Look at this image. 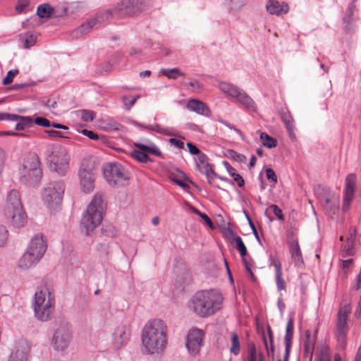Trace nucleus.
Returning <instances> with one entry per match:
<instances>
[{
  "label": "nucleus",
  "instance_id": "obj_1",
  "mask_svg": "<svg viewBox=\"0 0 361 361\" xmlns=\"http://www.w3.org/2000/svg\"><path fill=\"white\" fill-rule=\"evenodd\" d=\"M141 350L144 355H162L168 344L167 326L160 319L149 321L141 334Z\"/></svg>",
  "mask_w": 361,
  "mask_h": 361
},
{
  "label": "nucleus",
  "instance_id": "obj_2",
  "mask_svg": "<svg viewBox=\"0 0 361 361\" xmlns=\"http://www.w3.org/2000/svg\"><path fill=\"white\" fill-rule=\"evenodd\" d=\"M223 296L214 289L197 291L188 303L189 308L200 317H209L222 307Z\"/></svg>",
  "mask_w": 361,
  "mask_h": 361
},
{
  "label": "nucleus",
  "instance_id": "obj_3",
  "mask_svg": "<svg viewBox=\"0 0 361 361\" xmlns=\"http://www.w3.org/2000/svg\"><path fill=\"white\" fill-rule=\"evenodd\" d=\"M4 215L14 227H22L26 224L27 216L18 190H11L8 193L4 205Z\"/></svg>",
  "mask_w": 361,
  "mask_h": 361
},
{
  "label": "nucleus",
  "instance_id": "obj_4",
  "mask_svg": "<svg viewBox=\"0 0 361 361\" xmlns=\"http://www.w3.org/2000/svg\"><path fill=\"white\" fill-rule=\"evenodd\" d=\"M106 208V204L100 195H95L87 206L86 212L81 219V230L85 233H89L100 224L103 218V214Z\"/></svg>",
  "mask_w": 361,
  "mask_h": 361
},
{
  "label": "nucleus",
  "instance_id": "obj_5",
  "mask_svg": "<svg viewBox=\"0 0 361 361\" xmlns=\"http://www.w3.org/2000/svg\"><path fill=\"white\" fill-rule=\"evenodd\" d=\"M66 184L63 180L47 183L41 193L44 204L51 211L59 209L63 202Z\"/></svg>",
  "mask_w": 361,
  "mask_h": 361
},
{
  "label": "nucleus",
  "instance_id": "obj_6",
  "mask_svg": "<svg viewBox=\"0 0 361 361\" xmlns=\"http://www.w3.org/2000/svg\"><path fill=\"white\" fill-rule=\"evenodd\" d=\"M33 307L37 319L47 322L51 319L54 312V299L47 288L37 291L34 296Z\"/></svg>",
  "mask_w": 361,
  "mask_h": 361
},
{
  "label": "nucleus",
  "instance_id": "obj_7",
  "mask_svg": "<svg viewBox=\"0 0 361 361\" xmlns=\"http://www.w3.org/2000/svg\"><path fill=\"white\" fill-rule=\"evenodd\" d=\"M47 160L51 170L65 175L68 169L69 158L66 149L60 145H50L45 150Z\"/></svg>",
  "mask_w": 361,
  "mask_h": 361
},
{
  "label": "nucleus",
  "instance_id": "obj_8",
  "mask_svg": "<svg viewBox=\"0 0 361 361\" xmlns=\"http://www.w3.org/2000/svg\"><path fill=\"white\" fill-rule=\"evenodd\" d=\"M104 178L111 187L121 188L128 185L130 173L128 170L119 162L106 164L103 168Z\"/></svg>",
  "mask_w": 361,
  "mask_h": 361
},
{
  "label": "nucleus",
  "instance_id": "obj_9",
  "mask_svg": "<svg viewBox=\"0 0 361 361\" xmlns=\"http://www.w3.org/2000/svg\"><path fill=\"white\" fill-rule=\"evenodd\" d=\"M219 87L222 92L235 99L247 111H256L255 102L243 90L225 82H220Z\"/></svg>",
  "mask_w": 361,
  "mask_h": 361
},
{
  "label": "nucleus",
  "instance_id": "obj_10",
  "mask_svg": "<svg viewBox=\"0 0 361 361\" xmlns=\"http://www.w3.org/2000/svg\"><path fill=\"white\" fill-rule=\"evenodd\" d=\"M134 145L137 149H133L130 152V157L140 163L152 162L153 160L147 154L150 153L158 157H162V153L160 149L152 142L149 145H145L140 142H135Z\"/></svg>",
  "mask_w": 361,
  "mask_h": 361
},
{
  "label": "nucleus",
  "instance_id": "obj_11",
  "mask_svg": "<svg viewBox=\"0 0 361 361\" xmlns=\"http://www.w3.org/2000/svg\"><path fill=\"white\" fill-rule=\"evenodd\" d=\"M142 0H121L114 8V12L119 17L130 16L144 9Z\"/></svg>",
  "mask_w": 361,
  "mask_h": 361
},
{
  "label": "nucleus",
  "instance_id": "obj_12",
  "mask_svg": "<svg viewBox=\"0 0 361 361\" xmlns=\"http://www.w3.org/2000/svg\"><path fill=\"white\" fill-rule=\"evenodd\" d=\"M71 341V334L68 326L66 324H60L55 330L51 345L58 351H63L68 348Z\"/></svg>",
  "mask_w": 361,
  "mask_h": 361
},
{
  "label": "nucleus",
  "instance_id": "obj_13",
  "mask_svg": "<svg viewBox=\"0 0 361 361\" xmlns=\"http://www.w3.org/2000/svg\"><path fill=\"white\" fill-rule=\"evenodd\" d=\"M78 176L82 190L87 193L92 192L94 188V174L92 169L85 161L80 166Z\"/></svg>",
  "mask_w": 361,
  "mask_h": 361
},
{
  "label": "nucleus",
  "instance_id": "obj_14",
  "mask_svg": "<svg viewBox=\"0 0 361 361\" xmlns=\"http://www.w3.org/2000/svg\"><path fill=\"white\" fill-rule=\"evenodd\" d=\"M204 331L199 329H191L187 336L186 348L190 355H197L203 344Z\"/></svg>",
  "mask_w": 361,
  "mask_h": 361
},
{
  "label": "nucleus",
  "instance_id": "obj_15",
  "mask_svg": "<svg viewBox=\"0 0 361 361\" xmlns=\"http://www.w3.org/2000/svg\"><path fill=\"white\" fill-rule=\"evenodd\" d=\"M130 336V329L127 324H119L111 335L112 345L115 350L120 349L126 345Z\"/></svg>",
  "mask_w": 361,
  "mask_h": 361
},
{
  "label": "nucleus",
  "instance_id": "obj_16",
  "mask_svg": "<svg viewBox=\"0 0 361 361\" xmlns=\"http://www.w3.org/2000/svg\"><path fill=\"white\" fill-rule=\"evenodd\" d=\"M356 176L354 173L348 174L345 178V184L343 195V210L347 212L354 197Z\"/></svg>",
  "mask_w": 361,
  "mask_h": 361
},
{
  "label": "nucleus",
  "instance_id": "obj_17",
  "mask_svg": "<svg viewBox=\"0 0 361 361\" xmlns=\"http://www.w3.org/2000/svg\"><path fill=\"white\" fill-rule=\"evenodd\" d=\"M30 350V344L27 341L19 340L11 353L8 361H28Z\"/></svg>",
  "mask_w": 361,
  "mask_h": 361
},
{
  "label": "nucleus",
  "instance_id": "obj_18",
  "mask_svg": "<svg viewBox=\"0 0 361 361\" xmlns=\"http://www.w3.org/2000/svg\"><path fill=\"white\" fill-rule=\"evenodd\" d=\"M47 248V243L43 235L37 234L31 239L27 245V250L42 258L46 252Z\"/></svg>",
  "mask_w": 361,
  "mask_h": 361
},
{
  "label": "nucleus",
  "instance_id": "obj_19",
  "mask_svg": "<svg viewBox=\"0 0 361 361\" xmlns=\"http://www.w3.org/2000/svg\"><path fill=\"white\" fill-rule=\"evenodd\" d=\"M1 121H17L16 125V130H24L33 126V119L30 116H22L17 114L8 113H1Z\"/></svg>",
  "mask_w": 361,
  "mask_h": 361
},
{
  "label": "nucleus",
  "instance_id": "obj_20",
  "mask_svg": "<svg viewBox=\"0 0 361 361\" xmlns=\"http://www.w3.org/2000/svg\"><path fill=\"white\" fill-rule=\"evenodd\" d=\"M20 170H29L34 171V173H37L39 174L40 172H42V169L40 167V161L39 158L36 153L30 152L24 158L22 167Z\"/></svg>",
  "mask_w": 361,
  "mask_h": 361
},
{
  "label": "nucleus",
  "instance_id": "obj_21",
  "mask_svg": "<svg viewBox=\"0 0 361 361\" xmlns=\"http://www.w3.org/2000/svg\"><path fill=\"white\" fill-rule=\"evenodd\" d=\"M41 259V257L38 255L37 256L33 252H30L26 250V252L19 259L18 267L21 269H29L36 266Z\"/></svg>",
  "mask_w": 361,
  "mask_h": 361
},
{
  "label": "nucleus",
  "instance_id": "obj_22",
  "mask_svg": "<svg viewBox=\"0 0 361 361\" xmlns=\"http://www.w3.org/2000/svg\"><path fill=\"white\" fill-rule=\"evenodd\" d=\"M42 176V172L37 174L32 170H20V181L27 185L35 186L40 181Z\"/></svg>",
  "mask_w": 361,
  "mask_h": 361
},
{
  "label": "nucleus",
  "instance_id": "obj_23",
  "mask_svg": "<svg viewBox=\"0 0 361 361\" xmlns=\"http://www.w3.org/2000/svg\"><path fill=\"white\" fill-rule=\"evenodd\" d=\"M186 108L190 111L196 112L197 114L207 117H209L211 116V111L207 105L203 102L196 99H190L186 104Z\"/></svg>",
  "mask_w": 361,
  "mask_h": 361
},
{
  "label": "nucleus",
  "instance_id": "obj_24",
  "mask_svg": "<svg viewBox=\"0 0 361 361\" xmlns=\"http://www.w3.org/2000/svg\"><path fill=\"white\" fill-rule=\"evenodd\" d=\"M279 115L286 126L290 138L292 140H295L296 137L294 133V120L290 112L287 109H282L279 111Z\"/></svg>",
  "mask_w": 361,
  "mask_h": 361
},
{
  "label": "nucleus",
  "instance_id": "obj_25",
  "mask_svg": "<svg viewBox=\"0 0 361 361\" xmlns=\"http://www.w3.org/2000/svg\"><path fill=\"white\" fill-rule=\"evenodd\" d=\"M267 11L271 15H280L281 13H286L288 11L287 4L276 0H269L266 6Z\"/></svg>",
  "mask_w": 361,
  "mask_h": 361
},
{
  "label": "nucleus",
  "instance_id": "obj_26",
  "mask_svg": "<svg viewBox=\"0 0 361 361\" xmlns=\"http://www.w3.org/2000/svg\"><path fill=\"white\" fill-rule=\"evenodd\" d=\"M294 319L291 315L289 317L286 324V334L284 337L285 351L290 352L291 343L293 337Z\"/></svg>",
  "mask_w": 361,
  "mask_h": 361
},
{
  "label": "nucleus",
  "instance_id": "obj_27",
  "mask_svg": "<svg viewBox=\"0 0 361 361\" xmlns=\"http://www.w3.org/2000/svg\"><path fill=\"white\" fill-rule=\"evenodd\" d=\"M350 307L347 305L340 308L338 312L336 323L337 331H345L348 314L350 312Z\"/></svg>",
  "mask_w": 361,
  "mask_h": 361
},
{
  "label": "nucleus",
  "instance_id": "obj_28",
  "mask_svg": "<svg viewBox=\"0 0 361 361\" xmlns=\"http://www.w3.org/2000/svg\"><path fill=\"white\" fill-rule=\"evenodd\" d=\"M289 250L291 255V257L296 265L302 264V252L298 244V240H293L289 242Z\"/></svg>",
  "mask_w": 361,
  "mask_h": 361
},
{
  "label": "nucleus",
  "instance_id": "obj_29",
  "mask_svg": "<svg viewBox=\"0 0 361 361\" xmlns=\"http://www.w3.org/2000/svg\"><path fill=\"white\" fill-rule=\"evenodd\" d=\"M228 231L230 234L231 243L235 244V247L238 250L241 257L243 259H245V256L247 254V252L242 238L240 236L235 235L231 229L228 228Z\"/></svg>",
  "mask_w": 361,
  "mask_h": 361
},
{
  "label": "nucleus",
  "instance_id": "obj_30",
  "mask_svg": "<svg viewBox=\"0 0 361 361\" xmlns=\"http://www.w3.org/2000/svg\"><path fill=\"white\" fill-rule=\"evenodd\" d=\"M97 20L95 18H90L82 24L78 29L73 31V36L78 37L80 35L90 32L92 28L97 24Z\"/></svg>",
  "mask_w": 361,
  "mask_h": 361
},
{
  "label": "nucleus",
  "instance_id": "obj_31",
  "mask_svg": "<svg viewBox=\"0 0 361 361\" xmlns=\"http://www.w3.org/2000/svg\"><path fill=\"white\" fill-rule=\"evenodd\" d=\"M133 123L140 128H144L147 130H150L154 131L156 133L166 135H174L175 134L172 132V130L169 128H163L159 124H156L154 126H144L137 121H134Z\"/></svg>",
  "mask_w": 361,
  "mask_h": 361
},
{
  "label": "nucleus",
  "instance_id": "obj_32",
  "mask_svg": "<svg viewBox=\"0 0 361 361\" xmlns=\"http://www.w3.org/2000/svg\"><path fill=\"white\" fill-rule=\"evenodd\" d=\"M315 341V336H312L310 331L306 330L305 339L304 342V348L306 353L312 354L314 349Z\"/></svg>",
  "mask_w": 361,
  "mask_h": 361
},
{
  "label": "nucleus",
  "instance_id": "obj_33",
  "mask_svg": "<svg viewBox=\"0 0 361 361\" xmlns=\"http://www.w3.org/2000/svg\"><path fill=\"white\" fill-rule=\"evenodd\" d=\"M208 157L205 154H202L198 156L196 161V168L201 173H204L207 169H212V165L208 162Z\"/></svg>",
  "mask_w": 361,
  "mask_h": 361
},
{
  "label": "nucleus",
  "instance_id": "obj_34",
  "mask_svg": "<svg viewBox=\"0 0 361 361\" xmlns=\"http://www.w3.org/2000/svg\"><path fill=\"white\" fill-rule=\"evenodd\" d=\"M231 348L230 353L234 355H239L240 352V343L239 336L235 332H231Z\"/></svg>",
  "mask_w": 361,
  "mask_h": 361
},
{
  "label": "nucleus",
  "instance_id": "obj_35",
  "mask_svg": "<svg viewBox=\"0 0 361 361\" xmlns=\"http://www.w3.org/2000/svg\"><path fill=\"white\" fill-rule=\"evenodd\" d=\"M320 202L325 209L327 210H331L333 207H336L338 198H336L334 195L329 194L322 197L320 198Z\"/></svg>",
  "mask_w": 361,
  "mask_h": 361
},
{
  "label": "nucleus",
  "instance_id": "obj_36",
  "mask_svg": "<svg viewBox=\"0 0 361 361\" xmlns=\"http://www.w3.org/2000/svg\"><path fill=\"white\" fill-rule=\"evenodd\" d=\"M19 39L23 43V47L25 49L33 46L37 42V37L31 32H26L19 35Z\"/></svg>",
  "mask_w": 361,
  "mask_h": 361
},
{
  "label": "nucleus",
  "instance_id": "obj_37",
  "mask_svg": "<svg viewBox=\"0 0 361 361\" xmlns=\"http://www.w3.org/2000/svg\"><path fill=\"white\" fill-rule=\"evenodd\" d=\"M54 8L49 4H43L38 6L37 9V15L41 18H49L52 16Z\"/></svg>",
  "mask_w": 361,
  "mask_h": 361
},
{
  "label": "nucleus",
  "instance_id": "obj_38",
  "mask_svg": "<svg viewBox=\"0 0 361 361\" xmlns=\"http://www.w3.org/2000/svg\"><path fill=\"white\" fill-rule=\"evenodd\" d=\"M75 114L77 117L80 118V119L85 122L92 121L96 116V113L94 111L87 109L76 111Z\"/></svg>",
  "mask_w": 361,
  "mask_h": 361
},
{
  "label": "nucleus",
  "instance_id": "obj_39",
  "mask_svg": "<svg viewBox=\"0 0 361 361\" xmlns=\"http://www.w3.org/2000/svg\"><path fill=\"white\" fill-rule=\"evenodd\" d=\"M350 235L348 237L347 243L343 247V251L345 252L346 255H353V241L355 236V229H350Z\"/></svg>",
  "mask_w": 361,
  "mask_h": 361
},
{
  "label": "nucleus",
  "instance_id": "obj_40",
  "mask_svg": "<svg viewBox=\"0 0 361 361\" xmlns=\"http://www.w3.org/2000/svg\"><path fill=\"white\" fill-rule=\"evenodd\" d=\"M260 140L263 145L267 148L271 149L276 147L277 141L276 139L269 135L266 133H261Z\"/></svg>",
  "mask_w": 361,
  "mask_h": 361
},
{
  "label": "nucleus",
  "instance_id": "obj_41",
  "mask_svg": "<svg viewBox=\"0 0 361 361\" xmlns=\"http://www.w3.org/2000/svg\"><path fill=\"white\" fill-rule=\"evenodd\" d=\"M161 73L168 78L173 80L177 79L178 76L185 75V73L180 72L179 69L177 68H173L171 69L163 68L161 70Z\"/></svg>",
  "mask_w": 361,
  "mask_h": 361
},
{
  "label": "nucleus",
  "instance_id": "obj_42",
  "mask_svg": "<svg viewBox=\"0 0 361 361\" xmlns=\"http://www.w3.org/2000/svg\"><path fill=\"white\" fill-rule=\"evenodd\" d=\"M355 8L354 3L352 2L348 6V8L346 9L345 14L343 18V20L345 23L347 25H350L352 16L353 15V9Z\"/></svg>",
  "mask_w": 361,
  "mask_h": 361
},
{
  "label": "nucleus",
  "instance_id": "obj_43",
  "mask_svg": "<svg viewBox=\"0 0 361 361\" xmlns=\"http://www.w3.org/2000/svg\"><path fill=\"white\" fill-rule=\"evenodd\" d=\"M18 73V69H13L8 71L6 76L3 79L2 83L4 85L11 84L13 78Z\"/></svg>",
  "mask_w": 361,
  "mask_h": 361
},
{
  "label": "nucleus",
  "instance_id": "obj_44",
  "mask_svg": "<svg viewBox=\"0 0 361 361\" xmlns=\"http://www.w3.org/2000/svg\"><path fill=\"white\" fill-rule=\"evenodd\" d=\"M276 275V283L277 286V290L281 291L286 289V284L285 281L282 277V271L275 273Z\"/></svg>",
  "mask_w": 361,
  "mask_h": 361
},
{
  "label": "nucleus",
  "instance_id": "obj_45",
  "mask_svg": "<svg viewBox=\"0 0 361 361\" xmlns=\"http://www.w3.org/2000/svg\"><path fill=\"white\" fill-rule=\"evenodd\" d=\"M247 361H259V355H257L256 348L253 344L248 348Z\"/></svg>",
  "mask_w": 361,
  "mask_h": 361
},
{
  "label": "nucleus",
  "instance_id": "obj_46",
  "mask_svg": "<svg viewBox=\"0 0 361 361\" xmlns=\"http://www.w3.org/2000/svg\"><path fill=\"white\" fill-rule=\"evenodd\" d=\"M112 11L110 9L106 10L102 13H99L97 15L95 19L98 22L108 20L111 18Z\"/></svg>",
  "mask_w": 361,
  "mask_h": 361
},
{
  "label": "nucleus",
  "instance_id": "obj_47",
  "mask_svg": "<svg viewBox=\"0 0 361 361\" xmlns=\"http://www.w3.org/2000/svg\"><path fill=\"white\" fill-rule=\"evenodd\" d=\"M269 262H270V265L273 266L274 267L275 273L282 271H281V264L279 259L276 257H274L272 255H270Z\"/></svg>",
  "mask_w": 361,
  "mask_h": 361
},
{
  "label": "nucleus",
  "instance_id": "obj_48",
  "mask_svg": "<svg viewBox=\"0 0 361 361\" xmlns=\"http://www.w3.org/2000/svg\"><path fill=\"white\" fill-rule=\"evenodd\" d=\"M229 1L230 8L232 10L238 9L245 6L247 0H228Z\"/></svg>",
  "mask_w": 361,
  "mask_h": 361
},
{
  "label": "nucleus",
  "instance_id": "obj_49",
  "mask_svg": "<svg viewBox=\"0 0 361 361\" xmlns=\"http://www.w3.org/2000/svg\"><path fill=\"white\" fill-rule=\"evenodd\" d=\"M188 85L192 88V91L196 93L200 92L203 87L202 84L195 79H191Z\"/></svg>",
  "mask_w": 361,
  "mask_h": 361
},
{
  "label": "nucleus",
  "instance_id": "obj_50",
  "mask_svg": "<svg viewBox=\"0 0 361 361\" xmlns=\"http://www.w3.org/2000/svg\"><path fill=\"white\" fill-rule=\"evenodd\" d=\"M140 96L137 95L135 97H131L128 96H123V101L124 102V104L127 109H130L133 105L135 103L137 98H138Z\"/></svg>",
  "mask_w": 361,
  "mask_h": 361
},
{
  "label": "nucleus",
  "instance_id": "obj_51",
  "mask_svg": "<svg viewBox=\"0 0 361 361\" xmlns=\"http://www.w3.org/2000/svg\"><path fill=\"white\" fill-rule=\"evenodd\" d=\"M8 231L6 227L0 224V246H3L7 241Z\"/></svg>",
  "mask_w": 361,
  "mask_h": 361
},
{
  "label": "nucleus",
  "instance_id": "obj_52",
  "mask_svg": "<svg viewBox=\"0 0 361 361\" xmlns=\"http://www.w3.org/2000/svg\"><path fill=\"white\" fill-rule=\"evenodd\" d=\"M33 123L46 128L51 126V122L48 119L43 117H37L35 120H33Z\"/></svg>",
  "mask_w": 361,
  "mask_h": 361
},
{
  "label": "nucleus",
  "instance_id": "obj_53",
  "mask_svg": "<svg viewBox=\"0 0 361 361\" xmlns=\"http://www.w3.org/2000/svg\"><path fill=\"white\" fill-rule=\"evenodd\" d=\"M30 5V0H18L16 6L18 13H22Z\"/></svg>",
  "mask_w": 361,
  "mask_h": 361
},
{
  "label": "nucleus",
  "instance_id": "obj_54",
  "mask_svg": "<svg viewBox=\"0 0 361 361\" xmlns=\"http://www.w3.org/2000/svg\"><path fill=\"white\" fill-rule=\"evenodd\" d=\"M80 133L87 136L88 138H90V140H97L99 139V135L92 131V130H87V129H83L80 131Z\"/></svg>",
  "mask_w": 361,
  "mask_h": 361
},
{
  "label": "nucleus",
  "instance_id": "obj_55",
  "mask_svg": "<svg viewBox=\"0 0 361 361\" xmlns=\"http://www.w3.org/2000/svg\"><path fill=\"white\" fill-rule=\"evenodd\" d=\"M204 174L207 177V182L209 185H213L212 180H214V177L217 176L213 169H209L207 170H204Z\"/></svg>",
  "mask_w": 361,
  "mask_h": 361
},
{
  "label": "nucleus",
  "instance_id": "obj_56",
  "mask_svg": "<svg viewBox=\"0 0 361 361\" xmlns=\"http://www.w3.org/2000/svg\"><path fill=\"white\" fill-rule=\"evenodd\" d=\"M270 208L271 209L274 215L281 221L284 220V216L282 213V210L276 204H271L270 206Z\"/></svg>",
  "mask_w": 361,
  "mask_h": 361
},
{
  "label": "nucleus",
  "instance_id": "obj_57",
  "mask_svg": "<svg viewBox=\"0 0 361 361\" xmlns=\"http://www.w3.org/2000/svg\"><path fill=\"white\" fill-rule=\"evenodd\" d=\"M188 148V150L190 152V153L191 154H194V155H198L200 156V154H203L202 152H201V151L197 147V146H195L194 144H192V142H188L186 144Z\"/></svg>",
  "mask_w": 361,
  "mask_h": 361
},
{
  "label": "nucleus",
  "instance_id": "obj_58",
  "mask_svg": "<svg viewBox=\"0 0 361 361\" xmlns=\"http://www.w3.org/2000/svg\"><path fill=\"white\" fill-rule=\"evenodd\" d=\"M45 132H46V133H47V135L50 137H63V138L68 137L67 136H65L62 133L57 131L56 130H47Z\"/></svg>",
  "mask_w": 361,
  "mask_h": 361
},
{
  "label": "nucleus",
  "instance_id": "obj_59",
  "mask_svg": "<svg viewBox=\"0 0 361 361\" xmlns=\"http://www.w3.org/2000/svg\"><path fill=\"white\" fill-rule=\"evenodd\" d=\"M230 155L234 160L238 162H243L246 159L245 156L240 154L233 150H231Z\"/></svg>",
  "mask_w": 361,
  "mask_h": 361
},
{
  "label": "nucleus",
  "instance_id": "obj_60",
  "mask_svg": "<svg viewBox=\"0 0 361 361\" xmlns=\"http://www.w3.org/2000/svg\"><path fill=\"white\" fill-rule=\"evenodd\" d=\"M265 172H266L267 178L269 180H271V181H273L274 183L277 182L276 174L275 171L272 169L268 168V169H266Z\"/></svg>",
  "mask_w": 361,
  "mask_h": 361
},
{
  "label": "nucleus",
  "instance_id": "obj_61",
  "mask_svg": "<svg viewBox=\"0 0 361 361\" xmlns=\"http://www.w3.org/2000/svg\"><path fill=\"white\" fill-rule=\"evenodd\" d=\"M35 84V82H31V83L24 82V83L15 84V85H12L9 88V90H21V89H23L24 87H30V86H32Z\"/></svg>",
  "mask_w": 361,
  "mask_h": 361
},
{
  "label": "nucleus",
  "instance_id": "obj_62",
  "mask_svg": "<svg viewBox=\"0 0 361 361\" xmlns=\"http://www.w3.org/2000/svg\"><path fill=\"white\" fill-rule=\"evenodd\" d=\"M66 11L67 9L65 7L61 8H54L52 16L55 18L62 17L66 15Z\"/></svg>",
  "mask_w": 361,
  "mask_h": 361
},
{
  "label": "nucleus",
  "instance_id": "obj_63",
  "mask_svg": "<svg viewBox=\"0 0 361 361\" xmlns=\"http://www.w3.org/2000/svg\"><path fill=\"white\" fill-rule=\"evenodd\" d=\"M169 142L171 145H173L178 149H183L184 147L183 142L176 138H170Z\"/></svg>",
  "mask_w": 361,
  "mask_h": 361
},
{
  "label": "nucleus",
  "instance_id": "obj_64",
  "mask_svg": "<svg viewBox=\"0 0 361 361\" xmlns=\"http://www.w3.org/2000/svg\"><path fill=\"white\" fill-rule=\"evenodd\" d=\"M232 177L239 187H243L245 185V180L239 173L232 174Z\"/></svg>",
  "mask_w": 361,
  "mask_h": 361
}]
</instances>
